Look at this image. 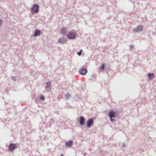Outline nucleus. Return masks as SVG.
Instances as JSON below:
<instances>
[{"mask_svg": "<svg viewBox=\"0 0 156 156\" xmlns=\"http://www.w3.org/2000/svg\"><path fill=\"white\" fill-rule=\"evenodd\" d=\"M16 147V145L15 144H10L9 146V148L11 151L13 150Z\"/></svg>", "mask_w": 156, "mask_h": 156, "instance_id": "nucleus-6", "label": "nucleus"}, {"mask_svg": "<svg viewBox=\"0 0 156 156\" xmlns=\"http://www.w3.org/2000/svg\"><path fill=\"white\" fill-rule=\"evenodd\" d=\"M148 76L150 80H152L154 78V75L153 73H149Z\"/></svg>", "mask_w": 156, "mask_h": 156, "instance_id": "nucleus-10", "label": "nucleus"}, {"mask_svg": "<svg viewBox=\"0 0 156 156\" xmlns=\"http://www.w3.org/2000/svg\"><path fill=\"white\" fill-rule=\"evenodd\" d=\"M84 121L85 119L82 116L80 117V120L79 122L80 124L81 125H83L84 124Z\"/></svg>", "mask_w": 156, "mask_h": 156, "instance_id": "nucleus-8", "label": "nucleus"}, {"mask_svg": "<svg viewBox=\"0 0 156 156\" xmlns=\"http://www.w3.org/2000/svg\"><path fill=\"white\" fill-rule=\"evenodd\" d=\"M61 156H63V154H62L61 155Z\"/></svg>", "mask_w": 156, "mask_h": 156, "instance_id": "nucleus-18", "label": "nucleus"}, {"mask_svg": "<svg viewBox=\"0 0 156 156\" xmlns=\"http://www.w3.org/2000/svg\"><path fill=\"white\" fill-rule=\"evenodd\" d=\"M116 113L113 111H110L108 113V115L110 118V120L111 121H114V119L115 117Z\"/></svg>", "mask_w": 156, "mask_h": 156, "instance_id": "nucleus-2", "label": "nucleus"}, {"mask_svg": "<svg viewBox=\"0 0 156 156\" xmlns=\"http://www.w3.org/2000/svg\"><path fill=\"white\" fill-rule=\"evenodd\" d=\"M73 144V142L72 141H69L66 143V147H70Z\"/></svg>", "mask_w": 156, "mask_h": 156, "instance_id": "nucleus-9", "label": "nucleus"}, {"mask_svg": "<svg viewBox=\"0 0 156 156\" xmlns=\"http://www.w3.org/2000/svg\"><path fill=\"white\" fill-rule=\"evenodd\" d=\"M67 37L70 39H74L76 37V34L73 32H71L67 34Z\"/></svg>", "mask_w": 156, "mask_h": 156, "instance_id": "nucleus-1", "label": "nucleus"}, {"mask_svg": "<svg viewBox=\"0 0 156 156\" xmlns=\"http://www.w3.org/2000/svg\"><path fill=\"white\" fill-rule=\"evenodd\" d=\"M104 64H103L101 66V69L103 70V69H104Z\"/></svg>", "mask_w": 156, "mask_h": 156, "instance_id": "nucleus-16", "label": "nucleus"}, {"mask_svg": "<svg viewBox=\"0 0 156 156\" xmlns=\"http://www.w3.org/2000/svg\"><path fill=\"white\" fill-rule=\"evenodd\" d=\"M41 99L42 100H44L45 99V97L43 95H42L41 97Z\"/></svg>", "mask_w": 156, "mask_h": 156, "instance_id": "nucleus-15", "label": "nucleus"}, {"mask_svg": "<svg viewBox=\"0 0 156 156\" xmlns=\"http://www.w3.org/2000/svg\"><path fill=\"white\" fill-rule=\"evenodd\" d=\"M93 123V120L92 119H89L87 122V126L90 127Z\"/></svg>", "mask_w": 156, "mask_h": 156, "instance_id": "nucleus-4", "label": "nucleus"}, {"mask_svg": "<svg viewBox=\"0 0 156 156\" xmlns=\"http://www.w3.org/2000/svg\"><path fill=\"white\" fill-rule=\"evenodd\" d=\"M87 72V70L86 69H82L80 71V74L83 75H85Z\"/></svg>", "mask_w": 156, "mask_h": 156, "instance_id": "nucleus-5", "label": "nucleus"}, {"mask_svg": "<svg viewBox=\"0 0 156 156\" xmlns=\"http://www.w3.org/2000/svg\"><path fill=\"white\" fill-rule=\"evenodd\" d=\"M66 40L65 39H60L59 40V42L60 43H63L66 42Z\"/></svg>", "mask_w": 156, "mask_h": 156, "instance_id": "nucleus-12", "label": "nucleus"}, {"mask_svg": "<svg viewBox=\"0 0 156 156\" xmlns=\"http://www.w3.org/2000/svg\"><path fill=\"white\" fill-rule=\"evenodd\" d=\"M41 32L40 31L38 30L35 31L34 35L35 36L38 35L40 34Z\"/></svg>", "mask_w": 156, "mask_h": 156, "instance_id": "nucleus-11", "label": "nucleus"}, {"mask_svg": "<svg viewBox=\"0 0 156 156\" xmlns=\"http://www.w3.org/2000/svg\"><path fill=\"white\" fill-rule=\"evenodd\" d=\"M143 29V27L142 26H138L136 28L134 29V31L137 32L142 30Z\"/></svg>", "mask_w": 156, "mask_h": 156, "instance_id": "nucleus-7", "label": "nucleus"}, {"mask_svg": "<svg viewBox=\"0 0 156 156\" xmlns=\"http://www.w3.org/2000/svg\"><path fill=\"white\" fill-rule=\"evenodd\" d=\"M39 6L37 5H35L32 8V10L33 12H37L38 11Z\"/></svg>", "mask_w": 156, "mask_h": 156, "instance_id": "nucleus-3", "label": "nucleus"}, {"mask_svg": "<svg viewBox=\"0 0 156 156\" xmlns=\"http://www.w3.org/2000/svg\"><path fill=\"white\" fill-rule=\"evenodd\" d=\"M81 51H82V50H81V51L79 52H78V54L79 55H80L81 54Z\"/></svg>", "mask_w": 156, "mask_h": 156, "instance_id": "nucleus-17", "label": "nucleus"}, {"mask_svg": "<svg viewBox=\"0 0 156 156\" xmlns=\"http://www.w3.org/2000/svg\"><path fill=\"white\" fill-rule=\"evenodd\" d=\"M61 33L62 34H65L66 32V30L65 28H63L61 30Z\"/></svg>", "mask_w": 156, "mask_h": 156, "instance_id": "nucleus-13", "label": "nucleus"}, {"mask_svg": "<svg viewBox=\"0 0 156 156\" xmlns=\"http://www.w3.org/2000/svg\"><path fill=\"white\" fill-rule=\"evenodd\" d=\"M47 86L46 87L47 88H48L50 86L51 83L49 82L47 83Z\"/></svg>", "mask_w": 156, "mask_h": 156, "instance_id": "nucleus-14", "label": "nucleus"}, {"mask_svg": "<svg viewBox=\"0 0 156 156\" xmlns=\"http://www.w3.org/2000/svg\"><path fill=\"white\" fill-rule=\"evenodd\" d=\"M70 96V95H68L67 96Z\"/></svg>", "mask_w": 156, "mask_h": 156, "instance_id": "nucleus-19", "label": "nucleus"}]
</instances>
